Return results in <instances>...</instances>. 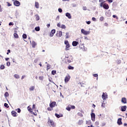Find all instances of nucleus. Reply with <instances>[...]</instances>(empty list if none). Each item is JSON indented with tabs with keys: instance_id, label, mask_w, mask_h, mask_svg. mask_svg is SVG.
Returning a JSON list of instances; mask_svg holds the SVG:
<instances>
[{
	"instance_id": "1",
	"label": "nucleus",
	"mask_w": 127,
	"mask_h": 127,
	"mask_svg": "<svg viewBox=\"0 0 127 127\" xmlns=\"http://www.w3.org/2000/svg\"><path fill=\"white\" fill-rule=\"evenodd\" d=\"M48 123L49 125V126H51L52 127H54L56 125L55 124V122H54L53 120H51L50 118H48Z\"/></svg>"
},
{
	"instance_id": "2",
	"label": "nucleus",
	"mask_w": 127,
	"mask_h": 127,
	"mask_svg": "<svg viewBox=\"0 0 127 127\" xmlns=\"http://www.w3.org/2000/svg\"><path fill=\"white\" fill-rule=\"evenodd\" d=\"M64 44L65 45V50L67 51V50H69L70 49V44L67 40L64 41Z\"/></svg>"
},
{
	"instance_id": "3",
	"label": "nucleus",
	"mask_w": 127,
	"mask_h": 127,
	"mask_svg": "<svg viewBox=\"0 0 127 127\" xmlns=\"http://www.w3.org/2000/svg\"><path fill=\"white\" fill-rule=\"evenodd\" d=\"M70 79H71V76L69 74L67 75L64 78L65 83H68V81H70Z\"/></svg>"
},
{
	"instance_id": "4",
	"label": "nucleus",
	"mask_w": 127,
	"mask_h": 127,
	"mask_svg": "<svg viewBox=\"0 0 127 127\" xmlns=\"http://www.w3.org/2000/svg\"><path fill=\"white\" fill-rule=\"evenodd\" d=\"M81 31V33L84 35H88L90 34V31H87L86 30H84L83 29H82Z\"/></svg>"
},
{
	"instance_id": "5",
	"label": "nucleus",
	"mask_w": 127,
	"mask_h": 127,
	"mask_svg": "<svg viewBox=\"0 0 127 127\" xmlns=\"http://www.w3.org/2000/svg\"><path fill=\"white\" fill-rule=\"evenodd\" d=\"M13 3L14 5H15V6H19V5H20V2H19V1L17 0H15V1H14Z\"/></svg>"
},
{
	"instance_id": "6",
	"label": "nucleus",
	"mask_w": 127,
	"mask_h": 127,
	"mask_svg": "<svg viewBox=\"0 0 127 127\" xmlns=\"http://www.w3.org/2000/svg\"><path fill=\"white\" fill-rule=\"evenodd\" d=\"M57 27H60V28H62V29H65L66 28V26L65 25H62L60 23H58Z\"/></svg>"
},
{
	"instance_id": "7",
	"label": "nucleus",
	"mask_w": 127,
	"mask_h": 127,
	"mask_svg": "<svg viewBox=\"0 0 127 127\" xmlns=\"http://www.w3.org/2000/svg\"><path fill=\"white\" fill-rule=\"evenodd\" d=\"M91 120L93 122H95V120H96V115L95 113L91 114Z\"/></svg>"
},
{
	"instance_id": "8",
	"label": "nucleus",
	"mask_w": 127,
	"mask_h": 127,
	"mask_svg": "<svg viewBox=\"0 0 127 127\" xmlns=\"http://www.w3.org/2000/svg\"><path fill=\"white\" fill-rule=\"evenodd\" d=\"M55 32H56V30H55V29L52 30L51 32L50 33V36H51V37H53L54 35V33H55Z\"/></svg>"
},
{
	"instance_id": "9",
	"label": "nucleus",
	"mask_w": 127,
	"mask_h": 127,
	"mask_svg": "<svg viewBox=\"0 0 127 127\" xmlns=\"http://www.w3.org/2000/svg\"><path fill=\"white\" fill-rule=\"evenodd\" d=\"M102 98L103 100H106V99H108V95L107 94H105V93H103Z\"/></svg>"
},
{
	"instance_id": "10",
	"label": "nucleus",
	"mask_w": 127,
	"mask_h": 127,
	"mask_svg": "<svg viewBox=\"0 0 127 127\" xmlns=\"http://www.w3.org/2000/svg\"><path fill=\"white\" fill-rule=\"evenodd\" d=\"M55 106H56V102L55 101H54L52 102L51 104H50V108H54Z\"/></svg>"
},
{
	"instance_id": "11",
	"label": "nucleus",
	"mask_w": 127,
	"mask_h": 127,
	"mask_svg": "<svg viewBox=\"0 0 127 127\" xmlns=\"http://www.w3.org/2000/svg\"><path fill=\"white\" fill-rule=\"evenodd\" d=\"M11 114L12 117H17V113L15 111H12Z\"/></svg>"
},
{
	"instance_id": "12",
	"label": "nucleus",
	"mask_w": 127,
	"mask_h": 127,
	"mask_svg": "<svg viewBox=\"0 0 127 127\" xmlns=\"http://www.w3.org/2000/svg\"><path fill=\"white\" fill-rule=\"evenodd\" d=\"M117 124L119 126H121V125H123V122H122V118L118 119Z\"/></svg>"
},
{
	"instance_id": "13",
	"label": "nucleus",
	"mask_w": 127,
	"mask_h": 127,
	"mask_svg": "<svg viewBox=\"0 0 127 127\" xmlns=\"http://www.w3.org/2000/svg\"><path fill=\"white\" fill-rule=\"evenodd\" d=\"M126 110H127V106H123L121 107L122 112H126Z\"/></svg>"
},
{
	"instance_id": "14",
	"label": "nucleus",
	"mask_w": 127,
	"mask_h": 127,
	"mask_svg": "<svg viewBox=\"0 0 127 127\" xmlns=\"http://www.w3.org/2000/svg\"><path fill=\"white\" fill-rule=\"evenodd\" d=\"M65 16L69 18V19H71L72 18V16H71V14L70 13H66Z\"/></svg>"
},
{
	"instance_id": "15",
	"label": "nucleus",
	"mask_w": 127,
	"mask_h": 127,
	"mask_svg": "<svg viewBox=\"0 0 127 127\" xmlns=\"http://www.w3.org/2000/svg\"><path fill=\"white\" fill-rule=\"evenodd\" d=\"M55 116L56 117V118H58V119H59L60 118H62V117H63V114H58L57 113H56L55 114Z\"/></svg>"
},
{
	"instance_id": "16",
	"label": "nucleus",
	"mask_w": 127,
	"mask_h": 127,
	"mask_svg": "<svg viewBox=\"0 0 127 127\" xmlns=\"http://www.w3.org/2000/svg\"><path fill=\"white\" fill-rule=\"evenodd\" d=\"M121 102L123 104H127V98L125 97L122 98Z\"/></svg>"
},
{
	"instance_id": "17",
	"label": "nucleus",
	"mask_w": 127,
	"mask_h": 127,
	"mask_svg": "<svg viewBox=\"0 0 127 127\" xmlns=\"http://www.w3.org/2000/svg\"><path fill=\"white\" fill-rule=\"evenodd\" d=\"M103 7L105 9H109V4L108 3H104L103 4Z\"/></svg>"
},
{
	"instance_id": "18",
	"label": "nucleus",
	"mask_w": 127,
	"mask_h": 127,
	"mask_svg": "<svg viewBox=\"0 0 127 127\" xmlns=\"http://www.w3.org/2000/svg\"><path fill=\"white\" fill-rule=\"evenodd\" d=\"M31 45L33 48H35V46L37 45V44L34 41H33L31 43Z\"/></svg>"
},
{
	"instance_id": "19",
	"label": "nucleus",
	"mask_w": 127,
	"mask_h": 127,
	"mask_svg": "<svg viewBox=\"0 0 127 127\" xmlns=\"http://www.w3.org/2000/svg\"><path fill=\"white\" fill-rule=\"evenodd\" d=\"M78 44H79V42H78L77 41H73L72 42V46L76 47V46H77V45H78Z\"/></svg>"
},
{
	"instance_id": "20",
	"label": "nucleus",
	"mask_w": 127,
	"mask_h": 127,
	"mask_svg": "<svg viewBox=\"0 0 127 127\" xmlns=\"http://www.w3.org/2000/svg\"><path fill=\"white\" fill-rule=\"evenodd\" d=\"M72 57H67V62H68V63H71V62H72Z\"/></svg>"
},
{
	"instance_id": "21",
	"label": "nucleus",
	"mask_w": 127,
	"mask_h": 127,
	"mask_svg": "<svg viewBox=\"0 0 127 127\" xmlns=\"http://www.w3.org/2000/svg\"><path fill=\"white\" fill-rule=\"evenodd\" d=\"M35 6L36 8H39V3L38 2H35Z\"/></svg>"
},
{
	"instance_id": "22",
	"label": "nucleus",
	"mask_w": 127,
	"mask_h": 127,
	"mask_svg": "<svg viewBox=\"0 0 127 127\" xmlns=\"http://www.w3.org/2000/svg\"><path fill=\"white\" fill-rule=\"evenodd\" d=\"M57 36H59V37H61V36H62V31H60L57 33Z\"/></svg>"
},
{
	"instance_id": "23",
	"label": "nucleus",
	"mask_w": 127,
	"mask_h": 127,
	"mask_svg": "<svg viewBox=\"0 0 127 127\" xmlns=\"http://www.w3.org/2000/svg\"><path fill=\"white\" fill-rule=\"evenodd\" d=\"M13 36L15 38H18V35L16 33L13 34Z\"/></svg>"
},
{
	"instance_id": "24",
	"label": "nucleus",
	"mask_w": 127,
	"mask_h": 127,
	"mask_svg": "<svg viewBox=\"0 0 127 127\" xmlns=\"http://www.w3.org/2000/svg\"><path fill=\"white\" fill-rule=\"evenodd\" d=\"M34 89H35V87L34 86H33L30 87L29 90L30 91H34Z\"/></svg>"
},
{
	"instance_id": "25",
	"label": "nucleus",
	"mask_w": 127,
	"mask_h": 127,
	"mask_svg": "<svg viewBox=\"0 0 127 127\" xmlns=\"http://www.w3.org/2000/svg\"><path fill=\"white\" fill-rule=\"evenodd\" d=\"M27 109H28V111H29V112H30V113H32V109L31 108H30L29 106H28L27 107Z\"/></svg>"
},
{
	"instance_id": "26",
	"label": "nucleus",
	"mask_w": 127,
	"mask_h": 127,
	"mask_svg": "<svg viewBox=\"0 0 127 127\" xmlns=\"http://www.w3.org/2000/svg\"><path fill=\"white\" fill-rule=\"evenodd\" d=\"M35 16H36V20L38 21L40 19V17L38 15H36Z\"/></svg>"
},
{
	"instance_id": "27",
	"label": "nucleus",
	"mask_w": 127,
	"mask_h": 127,
	"mask_svg": "<svg viewBox=\"0 0 127 127\" xmlns=\"http://www.w3.org/2000/svg\"><path fill=\"white\" fill-rule=\"evenodd\" d=\"M68 69H69V70H74V67L71 65H68Z\"/></svg>"
},
{
	"instance_id": "28",
	"label": "nucleus",
	"mask_w": 127,
	"mask_h": 127,
	"mask_svg": "<svg viewBox=\"0 0 127 127\" xmlns=\"http://www.w3.org/2000/svg\"><path fill=\"white\" fill-rule=\"evenodd\" d=\"M83 123V120H79L78 122V125H79V126H81V125H82Z\"/></svg>"
},
{
	"instance_id": "29",
	"label": "nucleus",
	"mask_w": 127,
	"mask_h": 127,
	"mask_svg": "<svg viewBox=\"0 0 127 127\" xmlns=\"http://www.w3.org/2000/svg\"><path fill=\"white\" fill-rule=\"evenodd\" d=\"M14 77L16 79H19V75L18 74H14Z\"/></svg>"
},
{
	"instance_id": "30",
	"label": "nucleus",
	"mask_w": 127,
	"mask_h": 127,
	"mask_svg": "<svg viewBox=\"0 0 127 127\" xmlns=\"http://www.w3.org/2000/svg\"><path fill=\"white\" fill-rule=\"evenodd\" d=\"M35 30H36V31H39L40 30V28L39 27H36L35 28Z\"/></svg>"
},
{
	"instance_id": "31",
	"label": "nucleus",
	"mask_w": 127,
	"mask_h": 127,
	"mask_svg": "<svg viewBox=\"0 0 127 127\" xmlns=\"http://www.w3.org/2000/svg\"><path fill=\"white\" fill-rule=\"evenodd\" d=\"M22 37L24 39H26L27 36L25 34H23L22 35Z\"/></svg>"
},
{
	"instance_id": "32",
	"label": "nucleus",
	"mask_w": 127,
	"mask_h": 127,
	"mask_svg": "<svg viewBox=\"0 0 127 127\" xmlns=\"http://www.w3.org/2000/svg\"><path fill=\"white\" fill-rule=\"evenodd\" d=\"M4 106L5 108H7V109H8V108H9V106H8V104H7V103H4Z\"/></svg>"
},
{
	"instance_id": "33",
	"label": "nucleus",
	"mask_w": 127,
	"mask_h": 127,
	"mask_svg": "<svg viewBox=\"0 0 127 127\" xmlns=\"http://www.w3.org/2000/svg\"><path fill=\"white\" fill-rule=\"evenodd\" d=\"M70 37L69 36V33L66 32L65 35V38H69Z\"/></svg>"
},
{
	"instance_id": "34",
	"label": "nucleus",
	"mask_w": 127,
	"mask_h": 127,
	"mask_svg": "<svg viewBox=\"0 0 127 127\" xmlns=\"http://www.w3.org/2000/svg\"><path fill=\"white\" fill-rule=\"evenodd\" d=\"M8 96H9L8 92H6L4 94V97H8Z\"/></svg>"
},
{
	"instance_id": "35",
	"label": "nucleus",
	"mask_w": 127,
	"mask_h": 127,
	"mask_svg": "<svg viewBox=\"0 0 127 127\" xmlns=\"http://www.w3.org/2000/svg\"><path fill=\"white\" fill-rule=\"evenodd\" d=\"M50 68H51V67H50V64H47V71H48V70H49V69H50Z\"/></svg>"
},
{
	"instance_id": "36",
	"label": "nucleus",
	"mask_w": 127,
	"mask_h": 127,
	"mask_svg": "<svg viewBox=\"0 0 127 127\" xmlns=\"http://www.w3.org/2000/svg\"><path fill=\"white\" fill-rule=\"evenodd\" d=\"M4 68H5L4 65H0V69H1V70H3V69H4Z\"/></svg>"
},
{
	"instance_id": "37",
	"label": "nucleus",
	"mask_w": 127,
	"mask_h": 127,
	"mask_svg": "<svg viewBox=\"0 0 127 127\" xmlns=\"http://www.w3.org/2000/svg\"><path fill=\"white\" fill-rule=\"evenodd\" d=\"M56 74V70H52V75H55Z\"/></svg>"
},
{
	"instance_id": "38",
	"label": "nucleus",
	"mask_w": 127,
	"mask_h": 127,
	"mask_svg": "<svg viewBox=\"0 0 127 127\" xmlns=\"http://www.w3.org/2000/svg\"><path fill=\"white\" fill-rule=\"evenodd\" d=\"M48 111H52V110H53V108L52 107H48L47 108Z\"/></svg>"
},
{
	"instance_id": "39",
	"label": "nucleus",
	"mask_w": 127,
	"mask_h": 127,
	"mask_svg": "<svg viewBox=\"0 0 127 127\" xmlns=\"http://www.w3.org/2000/svg\"><path fill=\"white\" fill-rule=\"evenodd\" d=\"M65 109H66V110L67 111H71V108H70V107H69V106H68V107H66Z\"/></svg>"
},
{
	"instance_id": "40",
	"label": "nucleus",
	"mask_w": 127,
	"mask_h": 127,
	"mask_svg": "<svg viewBox=\"0 0 127 127\" xmlns=\"http://www.w3.org/2000/svg\"><path fill=\"white\" fill-rule=\"evenodd\" d=\"M100 6H101V7H103V6H104V2H102L100 4Z\"/></svg>"
},
{
	"instance_id": "41",
	"label": "nucleus",
	"mask_w": 127,
	"mask_h": 127,
	"mask_svg": "<svg viewBox=\"0 0 127 127\" xmlns=\"http://www.w3.org/2000/svg\"><path fill=\"white\" fill-rule=\"evenodd\" d=\"M16 111H17V113H20V112H21V110H20L19 108L16 109Z\"/></svg>"
},
{
	"instance_id": "42",
	"label": "nucleus",
	"mask_w": 127,
	"mask_h": 127,
	"mask_svg": "<svg viewBox=\"0 0 127 127\" xmlns=\"http://www.w3.org/2000/svg\"><path fill=\"white\" fill-rule=\"evenodd\" d=\"M93 76L97 78V80H98V74H94Z\"/></svg>"
},
{
	"instance_id": "43",
	"label": "nucleus",
	"mask_w": 127,
	"mask_h": 127,
	"mask_svg": "<svg viewBox=\"0 0 127 127\" xmlns=\"http://www.w3.org/2000/svg\"><path fill=\"white\" fill-rule=\"evenodd\" d=\"M70 107H71V109H72V110H74V109H75V106H74V105H70Z\"/></svg>"
},
{
	"instance_id": "44",
	"label": "nucleus",
	"mask_w": 127,
	"mask_h": 127,
	"mask_svg": "<svg viewBox=\"0 0 127 127\" xmlns=\"http://www.w3.org/2000/svg\"><path fill=\"white\" fill-rule=\"evenodd\" d=\"M6 65H7V66H10V62H7Z\"/></svg>"
},
{
	"instance_id": "45",
	"label": "nucleus",
	"mask_w": 127,
	"mask_h": 127,
	"mask_svg": "<svg viewBox=\"0 0 127 127\" xmlns=\"http://www.w3.org/2000/svg\"><path fill=\"white\" fill-rule=\"evenodd\" d=\"M101 106L103 108H105V107H106V104L105 103H102Z\"/></svg>"
},
{
	"instance_id": "46",
	"label": "nucleus",
	"mask_w": 127,
	"mask_h": 127,
	"mask_svg": "<svg viewBox=\"0 0 127 127\" xmlns=\"http://www.w3.org/2000/svg\"><path fill=\"white\" fill-rule=\"evenodd\" d=\"M58 10L59 12H62L63 11L62 9H61V8H59Z\"/></svg>"
},
{
	"instance_id": "47",
	"label": "nucleus",
	"mask_w": 127,
	"mask_h": 127,
	"mask_svg": "<svg viewBox=\"0 0 127 127\" xmlns=\"http://www.w3.org/2000/svg\"><path fill=\"white\" fill-rule=\"evenodd\" d=\"M78 115L79 117H83V115L81 113H78Z\"/></svg>"
},
{
	"instance_id": "48",
	"label": "nucleus",
	"mask_w": 127,
	"mask_h": 127,
	"mask_svg": "<svg viewBox=\"0 0 127 127\" xmlns=\"http://www.w3.org/2000/svg\"><path fill=\"white\" fill-rule=\"evenodd\" d=\"M7 6H11V4L9 2H7Z\"/></svg>"
},
{
	"instance_id": "49",
	"label": "nucleus",
	"mask_w": 127,
	"mask_h": 127,
	"mask_svg": "<svg viewBox=\"0 0 127 127\" xmlns=\"http://www.w3.org/2000/svg\"><path fill=\"white\" fill-rule=\"evenodd\" d=\"M100 20L103 21L104 20V17H101L100 18Z\"/></svg>"
},
{
	"instance_id": "50",
	"label": "nucleus",
	"mask_w": 127,
	"mask_h": 127,
	"mask_svg": "<svg viewBox=\"0 0 127 127\" xmlns=\"http://www.w3.org/2000/svg\"><path fill=\"white\" fill-rule=\"evenodd\" d=\"M39 80H43V76H39Z\"/></svg>"
},
{
	"instance_id": "51",
	"label": "nucleus",
	"mask_w": 127,
	"mask_h": 127,
	"mask_svg": "<svg viewBox=\"0 0 127 127\" xmlns=\"http://www.w3.org/2000/svg\"><path fill=\"white\" fill-rule=\"evenodd\" d=\"M34 63H37L38 62V59H35L34 61Z\"/></svg>"
},
{
	"instance_id": "52",
	"label": "nucleus",
	"mask_w": 127,
	"mask_h": 127,
	"mask_svg": "<svg viewBox=\"0 0 127 127\" xmlns=\"http://www.w3.org/2000/svg\"><path fill=\"white\" fill-rule=\"evenodd\" d=\"M113 17L114 18H118V16H117V15H113Z\"/></svg>"
},
{
	"instance_id": "53",
	"label": "nucleus",
	"mask_w": 127,
	"mask_h": 127,
	"mask_svg": "<svg viewBox=\"0 0 127 127\" xmlns=\"http://www.w3.org/2000/svg\"><path fill=\"white\" fill-rule=\"evenodd\" d=\"M86 22L87 24H90V23H91L90 21H86Z\"/></svg>"
},
{
	"instance_id": "54",
	"label": "nucleus",
	"mask_w": 127,
	"mask_h": 127,
	"mask_svg": "<svg viewBox=\"0 0 127 127\" xmlns=\"http://www.w3.org/2000/svg\"><path fill=\"white\" fill-rule=\"evenodd\" d=\"M92 20L93 21H96V18H95V17H92Z\"/></svg>"
},
{
	"instance_id": "55",
	"label": "nucleus",
	"mask_w": 127,
	"mask_h": 127,
	"mask_svg": "<svg viewBox=\"0 0 127 127\" xmlns=\"http://www.w3.org/2000/svg\"><path fill=\"white\" fill-rule=\"evenodd\" d=\"M25 77V75H22L21 77V80H23V79H24Z\"/></svg>"
},
{
	"instance_id": "56",
	"label": "nucleus",
	"mask_w": 127,
	"mask_h": 127,
	"mask_svg": "<svg viewBox=\"0 0 127 127\" xmlns=\"http://www.w3.org/2000/svg\"><path fill=\"white\" fill-rule=\"evenodd\" d=\"M5 60L6 61H8V60H9V58H5Z\"/></svg>"
},
{
	"instance_id": "57",
	"label": "nucleus",
	"mask_w": 127,
	"mask_h": 127,
	"mask_svg": "<svg viewBox=\"0 0 127 127\" xmlns=\"http://www.w3.org/2000/svg\"><path fill=\"white\" fill-rule=\"evenodd\" d=\"M47 27H48V28H49V27H50V24H48L47 25Z\"/></svg>"
},
{
	"instance_id": "58",
	"label": "nucleus",
	"mask_w": 127,
	"mask_h": 127,
	"mask_svg": "<svg viewBox=\"0 0 127 127\" xmlns=\"http://www.w3.org/2000/svg\"><path fill=\"white\" fill-rule=\"evenodd\" d=\"M9 25H13V23H12V22H10L9 23Z\"/></svg>"
},
{
	"instance_id": "59",
	"label": "nucleus",
	"mask_w": 127,
	"mask_h": 127,
	"mask_svg": "<svg viewBox=\"0 0 127 127\" xmlns=\"http://www.w3.org/2000/svg\"><path fill=\"white\" fill-rule=\"evenodd\" d=\"M32 109H35V104L33 105Z\"/></svg>"
},
{
	"instance_id": "60",
	"label": "nucleus",
	"mask_w": 127,
	"mask_h": 127,
	"mask_svg": "<svg viewBox=\"0 0 127 127\" xmlns=\"http://www.w3.org/2000/svg\"><path fill=\"white\" fill-rule=\"evenodd\" d=\"M108 1H109V2H113V0H108Z\"/></svg>"
},
{
	"instance_id": "61",
	"label": "nucleus",
	"mask_w": 127,
	"mask_h": 127,
	"mask_svg": "<svg viewBox=\"0 0 127 127\" xmlns=\"http://www.w3.org/2000/svg\"><path fill=\"white\" fill-rule=\"evenodd\" d=\"M92 107L95 108L96 107V105H95V104H93Z\"/></svg>"
},
{
	"instance_id": "62",
	"label": "nucleus",
	"mask_w": 127,
	"mask_h": 127,
	"mask_svg": "<svg viewBox=\"0 0 127 127\" xmlns=\"http://www.w3.org/2000/svg\"><path fill=\"white\" fill-rule=\"evenodd\" d=\"M57 18H58V19H59V18H60V16H57L56 19H57Z\"/></svg>"
},
{
	"instance_id": "63",
	"label": "nucleus",
	"mask_w": 127,
	"mask_h": 127,
	"mask_svg": "<svg viewBox=\"0 0 127 127\" xmlns=\"http://www.w3.org/2000/svg\"><path fill=\"white\" fill-rule=\"evenodd\" d=\"M7 52L9 53H10V50H8Z\"/></svg>"
},
{
	"instance_id": "64",
	"label": "nucleus",
	"mask_w": 127,
	"mask_h": 127,
	"mask_svg": "<svg viewBox=\"0 0 127 127\" xmlns=\"http://www.w3.org/2000/svg\"><path fill=\"white\" fill-rule=\"evenodd\" d=\"M87 127H93V125H91L90 126H88Z\"/></svg>"
}]
</instances>
